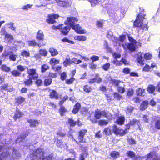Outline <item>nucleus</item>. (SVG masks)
<instances>
[{"instance_id": "nucleus-60", "label": "nucleus", "mask_w": 160, "mask_h": 160, "mask_svg": "<svg viewBox=\"0 0 160 160\" xmlns=\"http://www.w3.org/2000/svg\"><path fill=\"white\" fill-rule=\"evenodd\" d=\"M26 67L23 66L19 65L17 66V69L18 71H19L20 72H24L25 70V68Z\"/></svg>"}, {"instance_id": "nucleus-50", "label": "nucleus", "mask_w": 160, "mask_h": 160, "mask_svg": "<svg viewBox=\"0 0 160 160\" xmlns=\"http://www.w3.org/2000/svg\"><path fill=\"white\" fill-rule=\"evenodd\" d=\"M94 80L97 83H99L102 82V79L99 77L98 74H96L95 78H93Z\"/></svg>"}, {"instance_id": "nucleus-15", "label": "nucleus", "mask_w": 160, "mask_h": 160, "mask_svg": "<svg viewBox=\"0 0 160 160\" xmlns=\"http://www.w3.org/2000/svg\"><path fill=\"white\" fill-rule=\"evenodd\" d=\"M23 115V112L20 111L19 109H16L13 116V118L15 121H16L18 119L20 118Z\"/></svg>"}, {"instance_id": "nucleus-48", "label": "nucleus", "mask_w": 160, "mask_h": 160, "mask_svg": "<svg viewBox=\"0 0 160 160\" xmlns=\"http://www.w3.org/2000/svg\"><path fill=\"white\" fill-rule=\"evenodd\" d=\"M68 122L71 127H74L77 123L76 121H74L71 118H68Z\"/></svg>"}, {"instance_id": "nucleus-55", "label": "nucleus", "mask_w": 160, "mask_h": 160, "mask_svg": "<svg viewBox=\"0 0 160 160\" xmlns=\"http://www.w3.org/2000/svg\"><path fill=\"white\" fill-rule=\"evenodd\" d=\"M152 70L153 69L151 68V66L147 64L145 65L143 68V71L144 72H148Z\"/></svg>"}, {"instance_id": "nucleus-2", "label": "nucleus", "mask_w": 160, "mask_h": 160, "mask_svg": "<svg viewBox=\"0 0 160 160\" xmlns=\"http://www.w3.org/2000/svg\"><path fill=\"white\" fill-rule=\"evenodd\" d=\"M87 132L88 130L86 129H81L78 132L77 138L78 141L76 140H74L76 143L78 144L79 142L81 143L86 142V140L84 139V136Z\"/></svg>"}, {"instance_id": "nucleus-10", "label": "nucleus", "mask_w": 160, "mask_h": 160, "mask_svg": "<svg viewBox=\"0 0 160 160\" xmlns=\"http://www.w3.org/2000/svg\"><path fill=\"white\" fill-rule=\"evenodd\" d=\"M73 30L78 34H82L86 32L85 30H81V28L79 26V24H75L70 27Z\"/></svg>"}, {"instance_id": "nucleus-43", "label": "nucleus", "mask_w": 160, "mask_h": 160, "mask_svg": "<svg viewBox=\"0 0 160 160\" xmlns=\"http://www.w3.org/2000/svg\"><path fill=\"white\" fill-rule=\"evenodd\" d=\"M10 154L11 153L7 151L5 152H2L1 153L0 156L5 159L9 157Z\"/></svg>"}, {"instance_id": "nucleus-20", "label": "nucleus", "mask_w": 160, "mask_h": 160, "mask_svg": "<svg viewBox=\"0 0 160 160\" xmlns=\"http://www.w3.org/2000/svg\"><path fill=\"white\" fill-rule=\"evenodd\" d=\"M27 122L29 123L30 126L31 127H35L39 123V121L32 119H28L27 120Z\"/></svg>"}, {"instance_id": "nucleus-38", "label": "nucleus", "mask_w": 160, "mask_h": 160, "mask_svg": "<svg viewBox=\"0 0 160 160\" xmlns=\"http://www.w3.org/2000/svg\"><path fill=\"white\" fill-rule=\"evenodd\" d=\"M103 132L105 133V135L110 136L112 134V131L110 128L107 127L105 128L103 130Z\"/></svg>"}, {"instance_id": "nucleus-53", "label": "nucleus", "mask_w": 160, "mask_h": 160, "mask_svg": "<svg viewBox=\"0 0 160 160\" xmlns=\"http://www.w3.org/2000/svg\"><path fill=\"white\" fill-rule=\"evenodd\" d=\"M127 140L128 144L130 145L137 143L136 141L132 137L128 138Z\"/></svg>"}, {"instance_id": "nucleus-17", "label": "nucleus", "mask_w": 160, "mask_h": 160, "mask_svg": "<svg viewBox=\"0 0 160 160\" xmlns=\"http://www.w3.org/2000/svg\"><path fill=\"white\" fill-rule=\"evenodd\" d=\"M57 3L60 7H68L70 6L69 2L68 0H58L57 1Z\"/></svg>"}, {"instance_id": "nucleus-42", "label": "nucleus", "mask_w": 160, "mask_h": 160, "mask_svg": "<svg viewBox=\"0 0 160 160\" xmlns=\"http://www.w3.org/2000/svg\"><path fill=\"white\" fill-rule=\"evenodd\" d=\"M9 55V58L10 61H15L16 60L17 56L12 52H10Z\"/></svg>"}, {"instance_id": "nucleus-7", "label": "nucleus", "mask_w": 160, "mask_h": 160, "mask_svg": "<svg viewBox=\"0 0 160 160\" xmlns=\"http://www.w3.org/2000/svg\"><path fill=\"white\" fill-rule=\"evenodd\" d=\"M78 21V19L76 18L70 16L67 18V20L64 23L65 25H69L70 27L75 24V23L77 22Z\"/></svg>"}, {"instance_id": "nucleus-24", "label": "nucleus", "mask_w": 160, "mask_h": 160, "mask_svg": "<svg viewBox=\"0 0 160 160\" xmlns=\"http://www.w3.org/2000/svg\"><path fill=\"white\" fill-rule=\"evenodd\" d=\"M154 119L156 120L155 122V127L158 130H160V117L154 116Z\"/></svg>"}, {"instance_id": "nucleus-21", "label": "nucleus", "mask_w": 160, "mask_h": 160, "mask_svg": "<svg viewBox=\"0 0 160 160\" xmlns=\"http://www.w3.org/2000/svg\"><path fill=\"white\" fill-rule=\"evenodd\" d=\"M81 108V105L80 103L77 102L73 106V108L72 110V113L75 114L78 113Z\"/></svg>"}, {"instance_id": "nucleus-62", "label": "nucleus", "mask_w": 160, "mask_h": 160, "mask_svg": "<svg viewBox=\"0 0 160 160\" xmlns=\"http://www.w3.org/2000/svg\"><path fill=\"white\" fill-rule=\"evenodd\" d=\"M72 64L73 63L76 64H79L82 62V61L81 60L78 59L77 58H73L71 60Z\"/></svg>"}, {"instance_id": "nucleus-19", "label": "nucleus", "mask_w": 160, "mask_h": 160, "mask_svg": "<svg viewBox=\"0 0 160 160\" xmlns=\"http://www.w3.org/2000/svg\"><path fill=\"white\" fill-rule=\"evenodd\" d=\"M136 94L137 96L144 97L146 94L145 89L142 87L136 89Z\"/></svg>"}, {"instance_id": "nucleus-64", "label": "nucleus", "mask_w": 160, "mask_h": 160, "mask_svg": "<svg viewBox=\"0 0 160 160\" xmlns=\"http://www.w3.org/2000/svg\"><path fill=\"white\" fill-rule=\"evenodd\" d=\"M144 57L145 59L149 60L152 59V56L151 54L149 52H146L144 54Z\"/></svg>"}, {"instance_id": "nucleus-63", "label": "nucleus", "mask_w": 160, "mask_h": 160, "mask_svg": "<svg viewBox=\"0 0 160 160\" xmlns=\"http://www.w3.org/2000/svg\"><path fill=\"white\" fill-rule=\"evenodd\" d=\"M48 105L49 107L51 108L52 109H56L57 108V105L54 102H50L48 103Z\"/></svg>"}, {"instance_id": "nucleus-56", "label": "nucleus", "mask_w": 160, "mask_h": 160, "mask_svg": "<svg viewBox=\"0 0 160 160\" xmlns=\"http://www.w3.org/2000/svg\"><path fill=\"white\" fill-rule=\"evenodd\" d=\"M134 92V90L132 88H129L127 90V95L128 96L131 97L133 95Z\"/></svg>"}, {"instance_id": "nucleus-40", "label": "nucleus", "mask_w": 160, "mask_h": 160, "mask_svg": "<svg viewBox=\"0 0 160 160\" xmlns=\"http://www.w3.org/2000/svg\"><path fill=\"white\" fill-rule=\"evenodd\" d=\"M76 80L74 77H71L65 80V83L68 85L73 84Z\"/></svg>"}, {"instance_id": "nucleus-5", "label": "nucleus", "mask_w": 160, "mask_h": 160, "mask_svg": "<svg viewBox=\"0 0 160 160\" xmlns=\"http://www.w3.org/2000/svg\"><path fill=\"white\" fill-rule=\"evenodd\" d=\"M59 17L58 14H49L48 15V18L46 19V22L49 24H52L57 22L55 19H58Z\"/></svg>"}, {"instance_id": "nucleus-51", "label": "nucleus", "mask_w": 160, "mask_h": 160, "mask_svg": "<svg viewBox=\"0 0 160 160\" xmlns=\"http://www.w3.org/2000/svg\"><path fill=\"white\" fill-rule=\"evenodd\" d=\"M110 67V64L109 63H106L104 64L101 67L105 71H108Z\"/></svg>"}, {"instance_id": "nucleus-4", "label": "nucleus", "mask_w": 160, "mask_h": 160, "mask_svg": "<svg viewBox=\"0 0 160 160\" xmlns=\"http://www.w3.org/2000/svg\"><path fill=\"white\" fill-rule=\"evenodd\" d=\"M14 88L12 85L8 83H4L0 87V91L3 92L6 91L7 92H12L14 91Z\"/></svg>"}, {"instance_id": "nucleus-33", "label": "nucleus", "mask_w": 160, "mask_h": 160, "mask_svg": "<svg viewBox=\"0 0 160 160\" xmlns=\"http://www.w3.org/2000/svg\"><path fill=\"white\" fill-rule=\"evenodd\" d=\"M60 61L59 59H56L54 58H52L50 60L49 63L52 65V67H53L55 65L59 63Z\"/></svg>"}, {"instance_id": "nucleus-22", "label": "nucleus", "mask_w": 160, "mask_h": 160, "mask_svg": "<svg viewBox=\"0 0 160 160\" xmlns=\"http://www.w3.org/2000/svg\"><path fill=\"white\" fill-rule=\"evenodd\" d=\"M125 121V117L122 116L118 117L116 121V124L119 125L121 126L124 124Z\"/></svg>"}, {"instance_id": "nucleus-9", "label": "nucleus", "mask_w": 160, "mask_h": 160, "mask_svg": "<svg viewBox=\"0 0 160 160\" xmlns=\"http://www.w3.org/2000/svg\"><path fill=\"white\" fill-rule=\"evenodd\" d=\"M48 91L49 92L48 96L50 98L55 100H58L59 99L58 94L56 90L49 89Z\"/></svg>"}, {"instance_id": "nucleus-37", "label": "nucleus", "mask_w": 160, "mask_h": 160, "mask_svg": "<svg viewBox=\"0 0 160 160\" xmlns=\"http://www.w3.org/2000/svg\"><path fill=\"white\" fill-rule=\"evenodd\" d=\"M63 64L65 67H67L68 66H70L72 64L71 60L69 58H66L63 62Z\"/></svg>"}, {"instance_id": "nucleus-41", "label": "nucleus", "mask_w": 160, "mask_h": 160, "mask_svg": "<svg viewBox=\"0 0 160 160\" xmlns=\"http://www.w3.org/2000/svg\"><path fill=\"white\" fill-rule=\"evenodd\" d=\"M74 39L76 40L84 41L87 39V38L84 35H78L75 37Z\"/></svg>"}, {"instance_id": "nucleus-59", "label": "nucleus", "mask_w": 160, "mask_h": 160, "mask_svg": "<svg viewBox=\"0 0 160 160\" xmlns=\"http://www.w3.org/2000/svg\"><path fill=\"white\" fill-rule=\"evenodd\" d=\"M21 55L26 57H30V53L29 51L23 50L21 53Z\"/></svg>"}, {"instance_id": "nucleus-44", "label": "nucleus", "mask_w": 160, "mask_h": 160, "mask_svg": "<svg viewBox=\"0 0 160 160\" xmlns=\"http://www.w3.org/2000/svg\"><path fill=\"white\" fill-rule=\"evenodd\" d=\"M50 67L46 63L43 64L41 67V72L42 73L44 72L46 70L49 69Z\"/></svg>"}, {"instance_id": "nucleus-23", "label": "nucleus", "mask_w": 160, "mask_h": 160, "mask_svg": "<svg viewBox=\"0 0 160 160\" xmlns=\"http://www.w3.org/2000/svg\"><path fill=\"white\" fill-rule=\"evenodd\" d=\"M25 101V98L21 96H19L15 99V103L17 105L21 104Z\"/></svg>"}, {"instance_id": "nucleus-30", "label": "nucleus", "mask_w": 160, "mask_h": 160, "mask_svg": "<svg viewBox=\"0 0 160 160\" xmlns=\"http://www.w3.org/2000/svg\"><path fill=\"white\" fill-rule=\"evenodd\" d=\"M134 108L131 105H128L126 108L125 112L127 114H131L134 110Z\"/></svg>"}, {"instance_id": "nucleus-32", "label": "nucleus", "mask_w": 160, "mask_h": 160, "mask_svg": "<svg viewBox=\"0 0 160 160\" xmlns=\"http://www.w3.org/2000/svg\"><path fill=\"white\" fill-rule=\"evenodd\" d=\"M52 79L49 78H46L44 79L43 81L44 85L45 86H50L52 83Z\"/></svg>"}, {"instance_id": "nucleus-52", "label": "nucleus", "mask_w": 160, "mask_h": 160, "mask_svg": "<svg viewBox=\"0 0 160 160\" xmlns=\"http://www.w3.org/2000/svg\"><path fill=\"white\" fill-rule=\"evenodd\" d=\"M111 83L114 85L115 86L118 87L119 85V83L121 82L120 80H116L115 79H111Z\"/></svg>"}, {"instance_id": "nucleus-1", "label": "nucleus", "mask_w": 160, "mask_h": 160, "mask_svg": "<svg viewBox=\"0 0 160 160\" xmlns=\"http://www.w3.org/2000/svg\"><path fill=\"white\" fill-rule=\"evenodd\" d=\"M145 14L140 12L137 15L133 22V27L141 28L143 30H148V23L145 24H143V20L145 19Z\"/></svg>"}, {"instance_id": "nucleus-57", "label": "nucleus", "mask_w": 160, "mask_h": 160, "mask_svg": "<svg viewBox=\"0 0 160 160\" xmlns=\"http://www.w3.org/2000/svg\"><path fill=\"white\" fill-rule=\"evenodd\" d=\"M129 122L130 124L131 125V126H133L136 124L140 123V121L139 120H137L135 118H133L130 120Z\"/></svg>"}, {"instance_id": "nucleus-61", "label": "nucleus", "mask_w": 160, "mask_h": 160, "mask_svg": "<svg viewBox=\"0 0 160 160\" xmlns=\"http://www.w3.org/2000/svg\"><path fill=\"white\" fill-rule=\"evenodd\" d=\"M36 81L35 82V83L36 86L38 87H39L42 86V85L43 81L42 80L40 79H35Z\"/></svg>"}, {"instance_id": "nucleus-54", "label": "nucleus", "mask_w": 160, "mask_h": 160, "mask_svg": "<svg viewBox=\"0 0 160 160\" xmlns=\"http://www.w3.org/2000/svg\"><path fill=\"white\" fill-rule=\"evenodd\" d=\"M98 124L100 126H106L108 124V122L105 120L101 119L98 122Z\"/></svg>"}, {"instance_id": "nucleus-29", "label": "nucleus", "mask_w": 160, "mask_h": 160, "mask_svg": "<svg viewBox=\"0 0 160 160\" xmlns=\"http://www.w3.org/2000/svg\"><path fill=\"white\" fill-rule=\"evenodd\" d=\"M11 75L14 77H19L21 76V72L17 69H13L11 72Z\"/></svg>"}, {"instance_id": "nucleus-39", "label": "nucleus", "mask_w": 160, "mask_h": 160, "mask_svg": "<svg viewBox=\"0 0 160 160\" xmlns=\"http://www.w3.org/2000/svg\"><path fill=\"white\" fill-rule=\"evenodd\" d=\"M113 95L114 98L117 100L120 101L123 98V97L118 92H114Z\"/></svg>"}, {"instance_id": "nucleus-46", "label": "nucleus", "mask_w": 160, "mask_h": 160, "mask_svg": "<svg viewBox=\"0 0 160 160\" xmlns=\"http://www.w3.org/2000/svg\"><path fill=\"white\" fill-rule=\"evenodd\" d=\"M0 69L2 70L4 72H8L10 71V68L9 67H8L6 64H3L2 65Z\"/></svg>"}, {"instance_id": "nucleus-11", "label": "nucleus", "mask_w": 160, "mask_h": 160, "mask_svg": "<svg viewBox=\"0 0 160 160\" xmlns=\"http://www.w3.org/2000/svg\"><path fill=\"white\" fill-rule=\"evenodd\" d=\"M136 61L140 66H143L144 64V60L142 54L141 52H139L137 54Z\"/></svg>"}, {"instance_id": "nucleus-16", "label": "nucleus", "mask_w": 160, "mask_h": 160, "mask_svg": "<svg viewBox=\"0 0 160 160\" xmlns=\"http://www.w3.org/2000/svg\"><path fill=\"white\" fill-rule=\"evenodd\" d=\"M33 152L39 160L42 159L44 153L41 148H38Z\"/></svg>"}, {"instance_id": "nucleus-31", "label": "nucleus", "mask_w": 160, "mask_h": 160, "mask_svg": "<svg viewBox=\"0 0 160 160\" xmlns=\"http://www.w3.org/2000/svg\"><path fill=\"white\" fill-rule=\"evenodd\" d=\"M148 104V102L147 101H143L140 106V110L143 111L146 109L147 108Z\"/></svg>"}, {"instance_id": "nucleus-28", "label": "nucleus", "mask_w": 160, "mask_h": 160, "mask_svg": "<svg viewBox=\"0 0 160 160\" xmlns=\"http://www.w3.org/2000/svg\"><path fill=\"white\" fill-rule=\"evenodd\" d=\"M32 79L30 78L25 79L23 82V84L26 86H31L33 83Z\"/></svg>"}, {"instance_id": "nucleus-12", "label": "nucleus", "mask_w": 160, "mask_h": 160, "mask_svg": "<svg viewBox=\"0 0 160 160\" xmlns=\"http://www.w3.org/2000/svg\"><path fill=\"white\" fill-rule=\"evenodd\" d=\"M136 44L128 43L127 44L125 43L122 44V46L124 49L127 48L131 51H134L136 50V48L135 46Z\"/></svg>"}, {"instance_id": "nucleus-49", "label": "nucleus", "mask_w": 160, "mask_h": 160, "mask_svg": "<svg viewBox=\"0 0 160 160\" xmlns=\"http://www.w3.org/2000/svg\"><path fill=\"white\" fill-rule=\"evenodd\" d=\"M68 97L67 95H65L59 101L58 104L59 106H63L64 102L68 100Z\"/></svg>"}, {"instance_id": "nucleus-18", "label": "nucleus", "mask_w": 160, "mask_h": 160, "mask_svg": "<svg viewBox=\"0 0 160 160\" xmlns=\"http://www.w3.org/2000/svg\"><path fill=\"white\" fill-rule=\"evenodd\" d=\"M68 25H67L64 27L62 26V29H61L60 30V32L62 34L65 36L68 34L71 29L70 26Z\"/></svg>"}, {"instance_id": "nucleus-14", "label": "nucleus", "mask_w": 160, "mask_h": 160, "mask_svg": "<svg viewBox=\"0 0 160 160\" xmlns=\"http://www.w3.org/2000/svg\"><path fill=\"white\" fill-rule=\"evenodd\" d=\"M36 38L39 42H43L44 40V35L43 32L40 30H38Z\"/></svg>"}, {"instance_id": "nucleus-25", "label": "nucleus", "mask_w": 160, "mask_h": 160, "mask_svg": "<svg viewBox=\"0 0 160 160\" xmlns=\"http://www.w3.org/2000/svg\"><path fill=\"white\" fill-rule=\"evenodd\" d=\"M81 113L84 116H88L90 115L88 109L86 107H83L80 111Z\"/></svg>"}, {"instance_id": "nucleus-3", "label": "nucleus", "mask_w": 160, "mask_h": 160, "mask_svg": "<svg viewBox=\"0 0 160 160\" xmlns=\"http://www.w3.org/2000/svg\"><path fill=\"white\" fill-rule=\"evenodd\" d=\"M28 74V78H30L32 80H35V79H38V74L37 72V70L36 68H30L28 69V67H26Z\"/></svg>"}, {"instance_id": "nucleus-8", "label": "nucleus", "mask_w": 160, "mask_h": 160, "mask_svg": "<svg viewBox=\"0 0 160 160\" xmlns=\"http://www.w3.org/2000/svg\"><path fill=\"white\" fill-rule=\"evenodd\" d=\"M102 113L101 111L99 109H97L95 110L94 117L95 119H90V120L93 123H96L98 121L96 119H100L102 117Z\"/></svg>"}, {"instance_id": "nucleus-26", "label": "nucleus", "mask_w": 160, "mask_h": 160, "mask_svg": "<svg viewBox=\"0 0 160 160\" xmlns=\"http://www.w3.org/2000/svg\"><path fill=\"white\" fill-rule=\"evenodd\" d=\"M58 111L61 116L64 115L65 113L68 112L67 109L64 106H60Z\"/></svg>"}, {"instance_id": "nucleus-34", "label": "nucleus", "mask_w": 160, "mask_h": 160, "mask_svg": "<svg viewBox=\"0 0 160 160\" xmlns=\"http://www.w3.org/2000/svg\"><path fill=\"white\" fill-rule=\"evenodd\" d=\"M155 86L152 85L150 84L147 87V90L149 93L151 94L153 93L155 91Z\"/></svg>"}, {"instance_id": "nucleus-13", "label": "nucleus", "mask_w": 160, "mask_h": 160, "mask_svg": "<svg viewBox=\"0 0 160 160\" xmlns=\"http://www.w3.org/2000/svg\"><path fill=\"white\" fill-rule=\"evenodd\" d=\"M28 43L29 46L34 47L38 46L39 48H40L42 46H44L45 45V44L43 43H42V44L41 43H37L34 39L28 41Z\"/></svg>"}, {"instance_id": "nucleus-58", "label": "nucleus", "mask_w": 160, "mask_h": 160, "mask_svg": "<svg viewBox=\"0 0 160 160\" xmlns=\"http://www.w3.org/2000/svg\"><path fill=\"white\" fill-rule=\"evenodd\" d=\"M9 54V52L5 51L1 55L0 58L1 59H3V61H4L6 59V57H7Z\"/></svg>"}, {"instance_id": "nucleus-27", "label": "nucleus", "mask_w": 160, "mask_h": 160, "mask_svg": "<svg viewBox=\"0 0 160 160\" xmlns=\"http://www.w3.org/2000/svg\"><path fill=\"white\" fill-rule=\"evenodd\" d=\"M110 155L113 159H116L117 158L119 157L120 156V152L115 151H113L110 153Z\"/></svg>"}, {"instance_id": "nucleus-6", "label": "nucleus", "mask_w": 160, "mask_h": 160, "mask_svg": "<svg viewBox=\"0 0 160 160\" xmlns=\"http://www.w3.org/2000/svg\"><path fill=\"white\" fill-rule=\"evenodd\" d=\"M112 132L116 135H119L120 136L124 135L123 130L118 128L116 125H114L112 126Z\"/></svg>"}, {"instance_id": "nucleus-36", "label": "nucleus", "mask_w": 160, "mask_h": 160, "mask_svg": "<svg viewBox=\"0 0 160 160\" xmlns=\"http://www.w3.org/2000/svg\"><path fill=\"white\" fill-rule=\"evenodd\" d=\"M83 89L84 92L87 93L91 92L92 90V87L88 84L84 86Z\"/></svg>"}, {"instance_id": "nucleus-35", "label": "nucleus", "mask_w": 160, "mask_h": 160, "mask_svg": "<svg viewBox=\"0 0 160 160\" xmlns=\"http://www.w3.org/2000/svg\"><path fill=\"white\" fill-rule=\"evenodd\" d=\"M49 51L52 56H55L58 53V52L57 50L53 48H49Z\"/></svg>"}, {"instance_id": "nucleus-45", "label": "nucleus", "mask_w": 160, "mask_h": 160, "mask_svg": "<svg viewBox=\"0 0 160 160\" xmlns=\"http://www.w3.org/2000/svg\"><path fill=\"white\" fill-rule=\"evenodd\" d=\"M155 156L156 159H158L159 158L158 155L156 154V152H150L147 155V158H152L153 155Z\"/></svg>"}, {"instance_id": "nucleus-47", "label": "nucleus", "mask_w": 160, "mask_h": 160, "mask_svg": "<svg viewBox=\"0 0 160 160\" xmlns=\"http://www.w3.org/2000/svg\"><path fill=\"white\" fill-rule=\"evenodd\" d=\"M53 153H51L49 154H47L46 156H43L42 160H52L53 158Z\"/></svg>"}]
</instances>
